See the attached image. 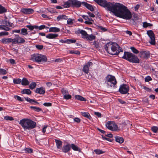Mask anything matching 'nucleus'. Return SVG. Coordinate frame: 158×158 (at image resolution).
<instances>
[{
    "label": "nucleus",
    "instance_id": "obj_6",
    "mask_svg": "<svg viewBox=\"0 0 158 158\" xmlns=\"http://www.w3.org/2000/svg\"><path fill=\"white\" fill-rule=\"evenodd\" d=\"M30 60L37 63L45 62L47 60V57L44 55L39 54H34L31 56Z\"/></svg>",
    "mask_w": 158,
    "mask_h": 158
},
{
    "label": "nucleus",
    "instance_id": "obj_26",
    "mask_svg": "<svg viewBox=\"0 0 158 158\" xmlns=\"http://www.w3.org/2000/svg\"><path fill=\"white\" fill-rule=\"evenodd\" d=\"M24 99L26 101H27L28 102H29V103H31L33 104V102H34L36 103V104H39V103L37 102L36 101H35V100L31 99L30 98H28V97H25Z\"/></svg>",
    "mask_w": 158,
    "mask_h": 158
},
{
    "label": "nucleus",
    "instance_id": "obj_35",
    "mask_svg": "<svg viewBox=\"0 0 158 158\" xmlns=\"http://www.w3.org/2000/svg\"><path fill=\"white\" fill-rule=\"evenodd\" d=\"M65 6L66 7H69L72 6V0H69L65 2Z\"/></svg>",
    "mask_w": 158,
    "mask_h": 158
},
{
    "label": "nucleus",
    "instance_id": "obj_4",
    "mask_svg": "<svg viewBox=\"0 0 158 158\" xmlns=\"http://www.w3.org/2000/svg\"><path fill=\"white\" fill-rule=\"evenodd\" d=\"M100 6L105 7L107 10L112 12L116 3L114 2H107L106 0H94Z\"/></svg>",
    "mask_w": 158,
    "mask_h": 158
},
{
    "label": "nucleus",
    "instance_id": "obj_56",
    "mask_svg": "<svg viewBox=\"0 0 158 158\" xmlns=\"http://www.w3.org/2000/svg\"><path fill=\"white\" fill-rule=\"evenodd\" d=\"M73 20L72 19H68L67 21V24H73Z\"/></svg>",
    "mask_w": 158,
    "mask_h": 158
},
{
    "label": "nucleus",
    "instance_id": "obj_52",
    "mask_svg": "<svg viewBox=\"0 0 158 158\" xmlns=\"http://www.w3.org/2000/svg\"><path fill=\"white\" fill-rule=\"evenodd\" d=\"M71 96L69 94H68L64 96V98L66 99H71Z\"/></svg>",
    "mask_w": 158,
    "mask_h": 158
},
{
    "label": "nucleus",
    "instance_id": "obj_29",
    "mask_svg": "<svg viewBox=\"0 0 158 158\" xmlns=\"http://www.w3.org/2000/svg\"><path fill=\"white\" fill-rule=\"evenodd\" d=\"M55 142L57 148L58 149L61 148L62 145V142L60 140L55 139Z\"/></svg>",
    "mask_w": 158,
    "mask_h": 158
},
{
    "label": "nucleus",
    "instance_id": "obj_9",
    "mask_svg": "<svg viewBox=\"0 0 158 158\" xmlns=\"http://www.w3.org/2000/svg\"><path fill=\"white\" fill-rule=\"evenodd\" d=\"M147 34L150 38V40L149 43L152 45H154L156 44L155 35L152 30H149L147 31Z\"/></svg>",
    "mask_w": 158,
    "mask_h": 158
},
{
    "label": "nucleus",
    "instance_id": "obj_38",
    "mask_svg": "<svg viewBox=\"0 0 158 158\" xmlns=\"http://www.w3.org/2000/svg\"><path fill=\"white\" fill-rule=\"evenodd\" d=\"M36 85L35 82H32L29 85V87L31 89H33L35 88Z\"/></svg>",
    "mask_w": 158,
    "mask_h": 158
},
{
    "label": "nucleus",
    "instance_id": "obj_64",
    "mask_svg": "<svg viewBox=\"0 0 158 158\" xmlns=\"http://www.w3.org/2000/svg\"><path fill=\"white\" fill-rule=\"evenodd\" d=\"M89 15L90 17H91L94 18L95 17V15L93 13H92L91 12H89L87 13Z\"/></svg>",
    "mask_w": 158,
    "mask_h": 158
},
{
    "label": "nucleus",
    "instance_id": "obj_28",
    "mask_svg": "<svg viewBox=\"0 0 158 158\" xmlns=\"http://www.w3.org/2000/svg\"><path fill=\"white\" fill-rule=\"evenodd\" d=\"M21 84L23 85H28L29 82L25 78H23L21 81Z\"/></svg>",
    "mask_w": 158,
    "mask_h": 158
},
{
    "label": "nucleus",
    "instance_id": "obj_16",
    "mask_svg": "<svg viewBox=\"0 0 158 158\" xmlns=\"http://www.w3.org/2000/svg\"><path fill=\"white\" fill-rule=\"evenodd\" d=\"M21 11L24 14H30L33 12L34 10L31 8H23L21 10Z\"/></svg>",
    "mask_w": 158,
    "mask_h": 158
},
{
    "label": "nucleus",
    "instance_id": "obj_32",
    "mask_svg": "<svg viewBox=\"0 0 158 158\" xmlns=\"http://www.w3.org/2000/svg\"><path fill=\"white\" fill-rule=\"evenodd\" d=\"M75 97L76 99L81 101H85L86 100L84 98L79 95H75Z\"/></svg>",
    "mask_w": 158,
    "mask_h": 158
},
{
    "label": "nucleus",
    "instance_id": "obj_59",
    "mask_svg": "<svg viewBox=\"0 0 158 158\" xmlns=\"http://www.w3.org/2000/svg\"><path fill=\"white\" fill-rule=\"evenodd\" d=\"M52 103L49 102L48 103H44L43 104V105L44 106H52Z\"/></svg>",
    "mask_w": 158,
    "mask_h": 158
},
{
    "label": "nucleus",
    "instance_id": "obj_34",
    "mask_svg": "<svg viewBox=\"0 0 158 158\" xmlns=\"http://www.w3.org/2000/svg\"><path fill=\"white\" fill-rule=\"evenodd\" d=\"M95 38L96 36L93 35L91 34L90 35H89L88 34V36H87V37L86 39L87 40L92 41Z\"/></svg>",
    "mask_w": 158,
    "mask_h": 158
},
{
    "label": "nucleus",
    "instance_id": "obj_10",
    "mask_svg": "<svg viewBox=\"0 0 158 158\" xmlns=\"http://www.w3.org/2000/svg\"><path fill=\"white\" fill-rule=\"evenodd\" d=\"M129 90V86L125 84L121 85L119 89V92L122 94H125L127 93Z\"/></svg>",
    "mask_w": 158,
    "mask_h": 158
},
{
    "label": "nucleus",
    "instance_id": "obj_48",
    "mask_svg": "<svg viewBox=\"0 0 158 158\" xmlns=\"http://www.w3.org/2000/svg\"><path fill=\"white\" fill-rule=\"evenodd\" d=\"M131 49L134 53L135 54H137L139 53V51L136 49L134 47H131Z\"/></svg>",
    "mask_w": 158,
    "mask_h": 158
},
{
    "label": "nucleus",
    "instance_id": "obj_2",
    "mask_svg": "<svg viewBox=\"0 0 158 158\" xmlns=\"http://www.w3.org/2000/svg\"><path fill=\"white\" fill-rule=\"evenodd\" d=\"M106 50L110 54L118 55L120 52H123L122 49L116 43H109L105 46Z\"/></svg>",
    "mask_w": 158,
    "mask_h": 158
},
{
    "label": "nucleus",
    "instance_id": "obj_31",
    "mask_svg": "<svg viewBox=\"0 0 158 158\" xmlns=\"http://www.w3.org/2000/svg\"><path fill=\"white\" fill-rule=\"evenodd\" d=\"M23 94H27L30 95L31 94V91L29 89H24L21 92Z\"/></svg>",
    "mask_w": 158,
    "mask_h": 158
},
{
    "label": "nucleus",
    "instance_id": "obj_55",
    "mask_svg": "<svg viewBox=\"0 0 158 158\" xmlns=\"http://www.w3.org/2000/svg\"><path fill=\"white\" fill-rule=\"evenodd\" d=\"M35 47L37 49L40 50L43 48L44 46L42 45H36Z\"/></svg>",
    "mask_w": 158,
    "mask_h": 158
},
{
    "label": "nucleus",
    "instance_id": "obj_61",
    "mask_svg": "<svg viewBox=\"0 0 158 158\" xmlns=\"http://www.w3.org/2000/svg\"><path fill=\"white\" fill-rule=\"evenodd\" d=\"M102 137L104 140H108L110 142L111 141V140L110 139L106 138L103 135H102Z\"/></svg>",
    "mask_w": 158,
    "mask_h": 158
},
{
    "label": "nucleus",
    "instance_id": "obj_15",
    "mask_svg": "<svg viewBox=\"0 0 158 158\" xmlns=\"http://www.w3.org/2000/svg\"><path fill=\"white\" fill-rule=\"evenodd\" d=\"M140 55L141 57L145 59L148 58L150 56V53L148 51L141 52H140Z\"/></svg>",
    "mask_w": 158,
    "mask_h": 158
},
{
    "label": "nucleus",
    "instance_id": "obj_50",
    "mask_svg": "<svg viewBox=\"0 0 158 158\" xmlns=\"http://www.w3.org/2000/svg\"><path fill=\"white\" fill-rule=\"evenodd\" d=\"M6 73V70L0 69V74L4 75Z\"/></svg>",
    "mask_w": 158,
    "mask_h": 158
},
{
    "label": "nucleus",
    "instance_id": "obj_41",
    "mask_svg": "<svg viewBox=\"0 0 158 158\" xmlns=\"http://www.w3.org/2000/svg\"><path fill=\"white\" fill-rule=\"evenodd\" d=\"M6 11V10L2 6L0 5V14H2Z\"/></svg>",
    "mask_w": 158,
    "mask_h": 158
},
{
    "label": "nucleus",
    "instance_id": "obj_43",
    "mask_svg": "<svg viewBox=\"0 0 158 158\" xmlns=\"http://www.w3.org/2000/svg\"><path fill=\"white\" fill-rule=\"evenodd\" d=\"M93 44L96 48L98 49L100 48L99 44L98 42L94 41V42Z\"/></svg>",
    "mask_w": 158,
    "mask_h": 158
},
{
    "label": "nucleus",
    "instance_id": "obj_22",
    "mask_svg": "<svg viewBox=\"0 0 158 158\" xmlns=\"http://www.w3.org/2000/svg\"><path fill=\"white\" fill-rule=\"evenodd\" d=\"M35 92L40 94H44L45 93V89L43 87L37 88L35 90Z\"/></svg>",
    "mask_w": 158,
    "mask_h": 158
},
{
    "label": "nucleus",
    "instance_id": "obj_57",
    "mask_svg": "<svg viewBox=\"0 0 158 158\" xmlns=\"http://www.w3.org/2000/svg\"><path fill=\"white\" fill-rule=\"evenodd\" d=\"M8 34V32H2L0 33V36L2 35H7Z\"/></svg>",
    "mask_w": 158,
    "mask_h": 158
},
{
    "label": "nucleus",
    "instance_id": "obj_44",
    "mask_svg": "<svg viewBox=\"0 0 158 158\" xmlns=\"http://www.w3.org/2000/svg\"><path fill=\"white\" fill-rule=\"evenodd\" d=\"M4 119L7 120L13 121L14 120V118L11 116H4Z\"/></svg>",
    "mask_w": 158,
    "mask_h": 158
},
{
    "label": "nucleus",
    "instance_id": "obj_23",
    "mask_svg": "<svg viewBox=\"0 0 158 158\" xmlns=\"http://www.w3.org/2000/svg\"><path fill=\"white\" fill-rule=\"evenodd\" d=\"M58 36V35L56 34H53L52 33L49 34L46 36V37L49 39H52L55 38Z\"/></svg>",
    "mask_w": 158,
    "mask_h": 158
},
{
    "label": "nucleus",
    "instance_id": "obj_54",
    "mask_svg": "<svg viewBox=\"0 0 158 158\" xmlns=\"http://www.w3.org/2000/svg\"><path fill=\"white\" fill-rule=\"evenodd\" d=\"M152 80V78L149 76H148L145 79V81L147 82H149V81H151Z\"/></svg>",
    "mask_w": 158,
    "mask_h": 158
},
{
    "label": "nucleus",
    "instance_id": "obj_20",
    "mask_svg": "<svg viewBox=\"0 0 158 158\" xmlns=\"http://www.w3.org/2000/svg\"><path fill=\"white\" fill-rule=\"evenodd\" d=\"M2 24H3V25L8 27H12L13 25V23L10 22L6 19H5L2 21Z\"/></svg>",
    "mask_w": 158,
    "mask_h": 158
},
{
    "label": "nucleus",
    "instance_id": "obj_21",
    "mask_svg": "<svg viewBox=\"0 0 158 158\" xmlns=\"http://www.w3.org/2000/svg\"><path fill=\"white\" fill-rule=\"evenodd\" d=\"M70 146L71 145L69 144H68L66 145L63 146L62 149L63 152L66 153L69 152L70 150Z\"/></svg>",
    "mask_w": 158,
    "mask_h": 158
},
{
    "label": "nucleus",
    "instance_id": "obj_12",
    "mask_svg": "<svg viewBox=\"0 0 158 158\" xmlns=\"http://www.w3.org/2000/svg\"><path fill=\"white\" fill-rule=\"evenodd\" d=\"M93 64L91 62H89L83 66L82 71L85 73L87 74L89 72V68L92 66Z\"/></svg>",
    "mask_w": 158,
    "mask_h": 158
},
{
    "label": "nucleus",
    "instance_id": "obj_63",
    "mask_svg": "<svg viewBox=\"0 0 158 158\" xmlns=\"http://www.w3.org/2000/svg\"><path fill=\"white\" fill-rule=\"evenodd\" d=\"M63 61V60L62 59L58 58V59H56L54 61L55 62H60L61 61Z\"/></svg>",
    "mask_w": 158,
    "mask_h": 158
},
{
    "label": "nucleus",
    "instance_id": "obj_24",
    "mask_svg": "<svg viewBox=\"0 0 158 158\" xmlns=\"http://www.w3.org/2000/svg\"><path fill=\"white\" fill-rule=\"evenodd\" d=\"M72 149L75 151H78L79 152H81V150L78 146L75 145L74 144L72 143L71 146Z\"/></svg>",
    "mask_w": 158,
    "mask_h": 158
},
{
    "label": "nucleus",
    "instance_id": "obj_7",
    "mask_svg": "<svg viewBox=\"0 0 158 158\" xmlns=\"http://www.w3.org/2000/svg\"><path fill=\"white\" fill-rule=\"evenodd\" d=\"M107 84L111 87H114L117 83V82L114 76L111 75H108L107 77Z\"/></svg>",
    "mask_w": 158,
    "mask_h": 158
},
{
    "label": "nucleus",
    "instance_id": "obj_33",
    "mask_svg": "<svg viewBox=\"0 0 158 158\" xmlns=\"http://www.w3.org/2000/svg\"><path fill=\"white\" fill-rule=\"evenodd\" d=\"M81 115L87 118L90 119L91 116L90 114L88 112H81Z\"/></svg>",
    "mask_w": 158,
    "mask_h": 158
},
{
    "label": "nucleus",
    "instance_id": "obj_46",
    "mask_svg": "<svg viewBox=\"0 0 158 158\" xmlns=\"http://www.w3.org/2000/svg\"><path fill=\"white\" fill-rule=\"evenodd\" d=\"M94 152L96 154L98 155L102 154L104 152L102 151V150L98 149L95 150Z\"/></svg>",
    "mask_w": 158,
    "mask_h": 158
},
{
    "label": "nucleus",
    "instance_id": "obj_27",
    "mask_svg": "<svg viewBox=\"0 0 158 158\" xmlns=\"http://www.w3.org/2000/svg\"><path fill=\"white\" fill-rule=\"evenodd\" d=\"M68 19V17L64 15H60L57 18V21H60L63 19L66 20Z\"/></svg>",
    "mask_w": 158,
    "mask_h": 158
},
{
    "label": "nucleus",
    "instance_id": "obj_60",
    "mask_svg": "<svg viewBox=\"0 0 158 158\" xmlns=\"http://www.w3.org/2000/svg\"><path fill=\"white\" fill-rule=\"evenodd\" d=\"M9 61L10 63H11L12 64H16V62H15V60L12 59H10L9 60Z\"/></svg>",
    "mask_w": 158,
    "mask_h": 158
},
{
    "label": "nucleus",
    "instance_id": "obj_18",
    "mask_svg": "<svg viewBox=\"0 0 158 158\" xmlns=\"http://www.w3.org/2000/svg\"><path fill=\"white\" fill-rule=\"evenodd\" d=\"M82 4L91 11H92L94 10V9L92 5L89 4L85 2H82Z\"/></svg>",
    "mask_w": 158,
    "mask_h": 158
},
{
    "label": "nucleus",
    "instance_id": "obj_8",
    "mask_svg": "<svg viewBox=\"0 0 158 158\" xmlns=\"http://www.w3.org/2000/svg\"><path fill=\"white\" fill-rule=\"evenodd\" d=\"M106 126L108 129L110 130L116 131L118 130V126L114 122H108L106 124Z\"/></svg>",
    "mask_w": 158,
    "mask_h": 158
},
{
    "label": "nucleus",
    "instance_id": "obj_40",
    "mask_svg": "<svg viewBox=\"0 0 158 158\" xmlns=\"http://www.w3.org/2000/svg\"><path fill=\"white\" fill-rule=\"evenodd\" d=\"M21 81V80L19 78L14 79H13V82L14 84H19L20 83Z\"/></svg>",
    "mask_w": 158,
    "mask_h": 158
},
{
    "label": "nucleus",
    "instance_id": "obj_47",
    "mask_svg": "<svg viewBox=\"0 0 158 158\" xmlns=\"http://www.w3.org/2000/svg\"><path fill=\"white\" fill-rule=\"evenodd\" d=\"M152 131L154 133H156L158 130V127L156 126H153L151 128Z\"/></svg>",
    "mask_w": 158,
    "mask_h": 158
},
{
    "label": "nucleus",
    "instance_id": "obj_36",
    "mask_svg": "<svg viewBox=\"0 0 158 158\" xmlns=\"http://www.w3.org/2000/svg\"><path fill=\"white\" fill-rule=\"evenodd\" d=\"M30 108L32 109H33L34 111L38 112H40L42 110L39 107L35 106H31Z\"/></svg>",
    "mask_w": 158,
    "mask_h": 158
},
{
    "label": "nucleus",
    "instance_id": "obj_30",
    "mask_svg": "<svg viewBox=\"0 0 158 158\" xmlns=\"http://www.w3.org/2000/svg\"><path fill=\"white\" fill-rule=\"evenodd\" d=\"M60 29L56 27H52L50 28L49 32H58L60 31Z\"/></svg>",
    "mask_w": 158,
    "mask_h": 158
},
{
    "label": "nucleus",
    "instance_id": "obj_1",
    "mask_svg": "<svg viewBox=\"0 0 158 158\" xmlns=\"http://www.w3.org/2000/svg\"><path fill=\"white\" fill-rule=\"evenodd\" d=\"M112 12L118 17L126 19H130L132 17V14L127 7L122 4L116 3Z\"/></svg>",
    "mask_w": 158,
    "mask_h": 158
},
{
    "label": "nucleus",
    "instance_id": "obj_11",
    "mask_svg": "<svg viewBox=\"0 0 158 158\" xmlns=\"http://www.w3.org/2000/svg\"><path fill=\"white\" fill-rule=\"evenodd\" d=\"M25 42V40L19 35H16V37L13 39V44H22Z\"/></svg>",
    "mask_w": 158,
    "mask_h": 158
},
{
    "label": "nucleus",
    "instance_id": "obj_51",
    "mask_svg": "<svg viewBox=\"0 0 158 158\" xmlns=\"http://www.w3.org/2000/svg\"><path fill=\"white\" fill-rule=\"evenodd\" d=\"M7 27L8 26L3 25L2 30H3L6 31H9L10 30V28Z\"/></svg>",
    "mask_w": 158,
    "mask_h": 158
},
{
    "label": "nucleus",
    "instance_id": "obj_13",
    "mask_svg": "<svg viewBox=\"0 0 158 158\" xmlns=\"http://www.w3.org/2000/svg\"><path fill=\"white\" fill-rule=\"evenodd\" d=\"M75 33L77 34H81L82 38L84 39H86L87 36H88V34L86 32L82 30L78 29L76 31Z\"/></svg>",
    "mask_w": 158,
    "mask_h": 158
},
{
    "label": "nucleus",
    "instance_id": "obj_53",
    "mask_svg": "<svg viewBox=\"0 0 158 158\" xmlns=\"http://www.w3.org/2000/svg\"><path fill=\"white\" fill-rule=\"evenodd\" d=\"M99 29L101 30L102 31L105 32L107 31V29L102 26L98 27Z\"/></svg>",
    "mask_w": 158,
    "mask_h": 158
},
{
    "label": "nucleus",
    "instance_id": "obj_49",
    "mask_svg": "<svg viewBox=\"0 0 158 158\" xmlns=\"http://www.w3.org/2000/svg\"><path fill=\"white\" fill-rule=\"evenodd\" d=\"M61 92L62 94L64 96V95L67 94L68 93V91L67 90L64 89H62Z\"/></svg>",
    "mask_w": 158,
    "mask_h": 158
},
{
    "label": "nucleus",
    "instance_id": "obj_25",
    "mask_svg": "<svg viewBox=\"0 0 158 158\" xmlns=\"http://www.w3.org/2000/svg\"><path fill=\"white\" fill-rule=\"evenodd\" d=\"M115 138L116 142H118L120 143H122L124 142V139L122 137H120L118 136H116L115 137Z\"/></svg>",
    "mask_w": 158,
    "mask_h": 158
},
{
    "label": "nucleus",
    "instance_id": "obj_5",
    "mask_svg": "<svg viewBox=\"0 0 158 158\" xmlns=\"http://www.w3.org/2000/svg\"><path fill=\"white\" fill-rule=\"evenodd\" d=\"M122 58L127 60L133 63H139V59L137 57L131 53L124 52V56Z\"/></svg>",
    "mask_w": 158,
    "mask_h": 158
},
{
    "label": "nucleus",
    "instance_id": "obj_3",
    "mask_svg": "<svg viewBox=\"0 0 158 158\" xmlns=\"http://www.w3.org/2000/svg\"><path fill=\"white\" fill-rule=\"evenodd\" d=\"M19 123L25 130L33 129L35 128L36 125V122L27 118H23L21 120Z\"/></svg>",
    "mask_w": 158,
    "mask_h": 158
},
{
    "label": "nucleus",
    "instance_id": "obj_39",
    "mask_svg": "<svg viewBox=\"0 0 158 158\" xmlns=\"http://www.w3.org/2000/svg\"><path fill=\"white\" fill-rule=\"evenodd\" d=\"M76 42V40H73L72 39H68L65 40V42L68 44L75 43Z\"/></svg>",
    "mask_w": 158,
    "mask_h": 158
},
{
    "label": "nucleus",
    "instance_id": "obj_62",
    "mask_svg": "<svg viewBox=\"0 0 158 158\" xmlns=\"http://www.w3.org/2000/svg\"><path fill=\"white\" fill-rule=\"evenodd\" d=\"M94 114L98 116V117H101V114L100 113L98 112H94Z\"/></svg>",
    "mask_w": 158,
    "mask_h": 158
},
{
    "label": "nucleus",
    "instance_id": "obj_19",
    "mask_svg": "<svg viewBox=\"0 0 158 158\" xmlns=\"http://www.w3.org/2000/svg\"><path fill=\"white\" fill-rule=\"evenodd\" d=\"M1 42L4 44H6L10 42L13 44V39L10 38H4L2 39Z\"/></svg>",
    "mask_w": 158,
    "mask_h": 158
},
{
    "label": "nucleus",
    "instance_id": "obj_58",
    "mask_svg": "<svg viewBox=\"0 0 158 158\" xmlns=\"http://www.w3.org/2000/svg\"><path fill=\"white\" fill-rule=\"evenodd\" d=\"M15 98L17 99L18 100L21 101H23V99H22V98L19 96L17 95L15 96Z\"/></svg>",
    "mask_w": 158,
    "mask_h": 158
},
{
    "label": "nucleus",
    "instance_id": "obj_17",
    "mask_svg": "<svg viewBox=\"0 0 158 158\" xmlns=\"http://www.w3.org/2000/svg\"><path fill=\"white\" fill-rule=\"evenodd\" d=\"M82 2L77 0H72V6L73 7H76L77 8L79 7Z\"/></svg>",
    "mask_w": 158,
    "mask_h": 158
},
{
    "label": "nucleus",
    "instance_id": "obj_45",
    "mask_svg": "<svg viewBox=\"0 0 158 158\" xmlns=\"http://www.w3.org/2000/svg\"><path fill=\"white\" fill-rule=\"evenodd\" d=\"M24 150L25 152L26 153H31L33 152L32 149L31 148H26Z\"/></svg>",
    "mask_w": 158,
    "mask_h": 158
},
{
    "label": "nucleus",
    "instance_id": "obj_37",
    "mask_svg": "<svg viewBox=\"0 0 158 158\" xmlns=\"http://www.w3.org/2000/svg\"><path fill=\"white\" fill-rule=\"evenodd\" d=\"M152 24L148 23L146 22H144L143 23V26L144 28H146L148 27H152Z\"/></svg>",
    "mask_w": 158,
    "mask_h": 158
},
{
    "label": "nucleus",
    "instance_id": "obj_42",
    "mask_svg": "<svg viewBox=\"0 0 158 158\" xmlns=\"http://www.w3.org/2000/svg\"><path fill=\"white\" fill-rule=\"evenodd\" d=\"M21 34L24 35H26L27 34V29L25 28H23L21 30Z\"/></svg>",
    "mask_w": 158,
    "mask_h": 158
},
{
    "label": "nucleus",
    "instance_id": "obj_14",
    "mask_svg": "<svg viewBox=\"0 0 158 158\" xmlns=\"http://www.w3.org/2000/svg\"><path fill=\"white\" fill-rule=\"evenodd\" d=\"M82 17L84 19L87 20L85 21V23L88 24H92L93 23V22H94V20L92 19L91 18L85 15L82 16Z\"/></svg>",
    "mask_w": 158,
    "mask_h": 158
}]
</instances>
